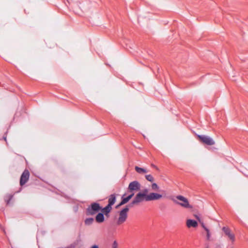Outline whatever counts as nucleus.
<instances>
[{
  "mask_svg": "<svg viewBox=\"0 0 248 248\" xmlns=\"http://www.w3.org/2000/svg\"><path fill=\"white\" fill-rule=\"evenodd\" d=\"M128 211V207H126L118 212V216L116 217V223L117 225H121L126 221Z\"/></svg>",
  "mask_w": 248,
  "mask_h": 248,
  "instance_id": "nucleus-1",
  "label": "nucleus"
},
{
  "mask_svg": "<svg viewBox=\"0 0 248 248\" xmlns=\"http://www.w3.org/2000/svg\"><path fill=\"white\" fill-rule=\"evenodd\" d=\"M172 200L174 203L184 208L188 209L193 208L192 206L189 204L188 200L183 196L178 195L176 196L175 198L172 199Z\"/></svg>",
  "mask_w": 248,
  "mask_h": 248,
  "instance_id": "nucleus-2",
  "label": "nucleus"
},
{
  "mask_svg": "<svg viewBox=\"0 0 248 248\" xmlns=\"http://www.w3.org/2000/svg\"><path fill=\"white\" fill-rule=\"evenodd\" d=\"M198 137L202 143L206 145H213L215 144L214 140L208 136L198 135Z\"/></svg>",
  "mask_w": 248,
  "mask_h": 248,
  "instance_id": "nucleus-3",
  "label": "nucleus"
},
{
  "mask_svg": "<svg viewBox=\"0 0 248 248\" xmlns=\"http://www.w3.org/2000/svg\"><path fill=\"white\" fill-rule=\"evenodd\" d=\"M101 209L99 204L97 203H93L91 206L89 207L87 210V214L88 215H93Z\"/></svg>",
  "mask_w": 248,
  "mask_h": 248,
  "instance_id": "nucleus-4",
  "label": "nucleus"
},
{
  "mask_svg": "<svg viewBox=\"0 0 248 248\" xmlns=\"http://www.w3.org/2000/svg\"><path fill=\"white\" fill-rule=\"evenodd\" d=\"M146 196H145L144 194H142L141 192H139L136 195L135 199L132 201L131 204H138L144 200L146 201Z\"/></svg>",
  "mask_w": 248,
  "mask_h": 248,
  "instance_id": "nucleus-5",
  "label": "nucleus"
},
{
  "mask_svg": "<svg viewBox=\"0 0 248 248\" xmlns=\"http://www.w3.org/2000/svg\"><path fill=\"white\" fill-rule=\"evenodd\" d=\"M162 197V195L157 193L152 192L149 193L146 197V201H151L158 200Z\"/></svg>",
  "mask_w": 248,
  "mask_h": 248,
  "instance_id": "nucleus-6",
  "label": "nucleus"
},
{
  "mask_svg": "<svg viewBox=\"0 0 248 248\" xmlns=\"http://www.w3.org/2000/svg\"><path fill=\"white\" fill-rule=\"evenodd\" d=\"M128 188L130 192L138 191L140 188V184L137 181H133L129 184Z\"/></svg>",
  "mask_w": 248,
  "mask_h": 248,
  "instance_id": "nucleus-7",
  "label": "nucleus"
},
{
  "mask_svg": "<svg viewBox=\"0 0 248 248\" xmlns=\"http://www.w3.org/2000/svg\"><path fill=\"white\" fill-rule=\"evenodd\" d=\"M30 173L28 170H25L21 175L20 181L21 186L24 185L28 180Z\"/></svg>",
  "mask_w": 248,
  "mask_h": 248,
  "instance_id": "nucleus-8",
  "label": "nucleus"
},
{
  "mask_svg": "<svg viewBox=\"0 0 248 248\" xmlns=\"http://www.w3.org/2000/svg\"><path fill=\"white\" fill-rule=\"evenodd\" d=\"M134 193H132L131 194H130L127 197H125V198L123 197L121 202L119 203V204H118L117 206V207H118L127 203L132 198V197L134 196Z\"/></svg>",
  "mask_w": 248,
  "mask_h": 248,
  "instance_id": "nucleus-9",
  "label": "nucleus"
},
{
  "mask_svg": "<svg viewBox=\"0 0 248 248\" xmlns=\"http://www.w3.org/2000/svg\"><path fill=\"white\" fill-rule=\"evenodd\" d=\"M222 230L226 234V235H227L231 240L232 241L234 240V235L233 233H231L229 229L227 228L226 227H223Z\"/></svg>",
  "mask_w": 248,
  "mask_h": 248,
  "instance_id": "nucleus-10",
  "label": "nucleus"
},
{
  "mask_svg": "<svg viewBox=\"0 0 248 248\" xmlns=\"http://www.w3.org/2000/svg\"><path fill=\"white\" fill-rule=\"evenodd\" d=\"M186 226L188 228H195L198 226V223L195 220L188 219L186 220Z\"/></svg>",
  "mask_w": 248,
  "mask_h": 248,
  "instance_id": "nucleus-11",
  "label": "nucleus"
},
{
  "mask_svg": "<svg viewBox=\"0 0 248 248\" xmlns=\"http://www.w3.org/2000/svg\"><path fill=\"white\" fill-rule=\"evenodd\" d=\"M95 219L98 223H101L104 221V217L102 213H98L96 216Z\"/></svg>",
  "mask_w": 248,
  "mask_h": 248,
  "instance_id": "nucleus-12",
  "label": "nucleus"
},
{
  "mask_svg": "<svg viewBox=\"0 0 248 248\" xmlns=\"http://www.w3.org/2000/svg\"><path fill=\"white\" fill-rule=\"evenodd\" d=\"M116 202V197L114 194L111 195L108 199V204L109 205L112 206Z\"/></svg>",
  "mask_w": 248,
  "mask_h": 248,
  "instance_id": "nucleus-13",
  "label": "nucleus"
},
{
  "mask_svg": "<svg viewBox=\"0 0 248 248\" xmlns=\"http://www.w3.org/2000/svg\"><path fill=\"white\" fill-rule=\"evenodd\" d=\"M135 169L136 171L140 174H144L148 172V171L146 169L144 168H140L138 166H136Z\"/></svg>",
  "mask_w": 248,
  "mask_h": 248,
  "instance_id": "nucleus-14",
  "label": "nucleus"
},
{
  "mask_svg": "<svg viewBox=\"0 0 248 248\" xmlns=\"http://www.w3.org/2000/svg\"><path fill=\"white\" fill-rule=\"evenodd\" d=\"M111 209V206L108 204L107 206L102 209V211L104 214H108L110 212Z\"/></svg>",
  "mask_w": 248,
  "mask_h": 248,
  "instance_id": "nucleus-15",
  "label": "nucleus"
},
{
  "mask_svg": "<svg viewBox=\"0 0 248 248\" xmlns=\"http://www.w3.org/2000/svg\"><path fill=\"white\" fill-rule=\"evenodd\" d=\"M93 220L94 219L93 218H86L85 220V224L88 226L90 225L93 223Z\"/></svg>",
  "mask_w": 248,
  "mask_h": 248,
  "instance_id": "nucleus-16",
  "label": "nucleus"
},
{
  "mask_svg": "<svg viewBox=\"0 0 248 248\" xmlns=\"http://www.w3.org/2000/svg\"><path fill=\"white\" fill-rule=\"evenodd\" d=\"M151 187H152V190H153L156 191V190H158L159 189V186L156 183H153L152 184Z\"/></svg>",
  "mask_w": 248,
  "mask_h": 248,
  "instance_id": "nucleus-17",
  "label": "nucleus"
},
{
  "mask_svg": "<svg viewBox=\"0 0 248 248\" xmlns=\"http://www.w3.org/2000/svg\"><path fill=\"white\" fill-rule=\"evenodd\" d=\"M145 178L148 181L150 182H153L154 180V177L150 174L146 175L145 176Z\"/></svg>",
  "mask_w": 248,
  "mask_h": 248,
  "instance_id": "nucleus-18",
  "label": "nucleus"
},
{
  "mask_svg": "<svg viewBox=\"0 0 248 248\" xmlns=\"http://www.w3.org/2000/svg\"><path fill=\"white\" fill-rule=\"evenodd\" d=\"M112 248H118V245L116 241H114L112 244Z\"/></svg>",
  "mask_w": 248,
  "mask_h": 248,
  "instance_id": "nucleus-19",
  "label": "nucleus"
},
{
  "mask_svg": "<svg viewBox=\"0 0 248 248\" xmlns=\"http://www.w3.org/2000/svg\"><path fill=\"white\" fill-rule=\"evenodd\" d=\"M148 192V190L147 189H145L143 190V192H141V193L142 194H144L145 195V196H148V194H147Z\"/></svg>",
  "mask_w": 248,
  "mask_h": 248,
  "instance_id": "nucleus-20",
  "label": "nucleus"
},
{
  "mask_svg": "<svg viewBox=\"0 0 248 248\" xmlns=\"http://www.w3.org/2000/svg\"><path fill=\"white\" fill-rule=\"evenodd\" d=\"M91 248H99L98 246L97 245H94L92 246Z\"/></svg>",
  "mask_w": 248,
  "mask_h": 248,
  "instance_id": "nucleus-21",
  "label": "nucleus"
},
{
  "mask_svg": "<svg viewBox=\"0 0 248 248\" xmlns=\"http://www.w3.org/2000/svg\"><path fill=\"white\" fill-rule=\"evenodd\" d=\"M194 216L200 222H201L200 218L199 217V216H198L197 215H194Z\"/></svg>",
  "mask_w": 248,
  "mask_h": 248,
  "instance_id": "nucleus-22",
  "label": "nucleus"
},
{
  "mask_svg": "<svg viewBox=\"0 0 248 248\" xmlns=\"http://www.w3.org/2000/svg\"><path fill=\"white\" fill-rule=\"evenodd\" d=\"M12 196L10 195L9 196V199L8 201H7V203L8 204L9 203L10 200L12 198Z\"/></svg>",
  "mask_w": 248,
  "mask_h": 248,
  "instance_id": "nucleus-23",
  "label": "nucleus"
},
{
  "mask_svg": "<svg viewBox=\"0 0 248 248\" xmlns=\"http://www.w3.org/2000/svg\"><path fill=\"white\" fill-rule=\"evenodd\" d=\"M210 236V232H207V238L208 239H209Z\"/></svg>",
  "mask_w": 248,
  "mask_h": 248,
  "instance_id": "nucleus-24",
  "label": "nucleus"
},
{
  "mask_svg": "<svg viewBox=\"0 0 248 248\" xmlns=\"http://www.w3.org/2000/svg\"><path fill=\"white\" fill-rule=\"evenodd\" d=\"M201 224H202V227L204 229H205L206 227H205V226L204 225V224H203V222H202V223H201Z\"/></svg>",
  "mask_w": 248,
  "mask_h": 248,
  "instance_id": "nucleus-25",
  "label": "nucleus"
},
{
  "mask_svg": "<svg viewBox=\"0 0 248 248\" xmlns=\"http://www.w3.org/2000/svg\"><path fill=\"white\" fill-rule=\"evenodd\" d=\"M204 230L206 232H209V230H208V228H206Z\"/></svg>",
  "mask_w": 248,
  "mask_h": 248,
  "instance_id": "nucleus-26",
  "label": "nucleus"
}]
</instances>
